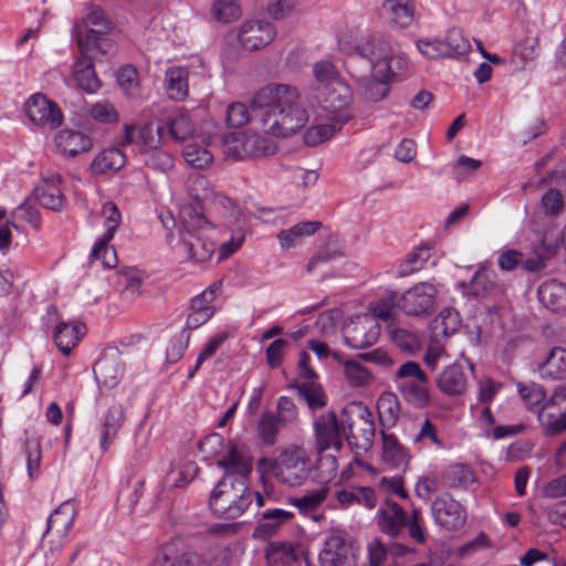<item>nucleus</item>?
Here are the masks:
<instances>
[{
  "label": "nucleus",
  "mask_w": 566,
  "mask_h": 566,
  "mask_svg": "<svg viewBox=\"0 0 566 566\" xmlns=\"http://www.w3.org/2000/svg\"><path fill=\"white\" fill-rule=\"evenodd\" d=\"M250 111L235 102L227 107L226 120L231 127H242L256 118L264 133L286 137L303 128L308 120L307 112L296 87L286 84H268L250 99Z\"/></svg>",
  "instance_id": "nucleus-1"
},
{
  "label": "nucleus",
  "mask_w": 566,
  "mask_h": 566,
  "mask_svg": "<svg viewBox=\"0 0 566 566\" xmlns=\"http://www.w3.org/2000/svg\"><path fill=\"white\" fill-rule=\"evenodd\" d=\"M264 496L250 489L244 476L226 475L213 488L209 507L213 515L224 520H235L250 510L264 505Z\"/></svg>",
  "instance_id": "nucleus-2"
},
{
  "label": "nucleus",
  "mask_w": 566,
  "mask_h": 566,
  "mask_svg": "<svg viewBox=\"0 0 566 566\" xmlns=\"http://www.w3.org/2000/svg\"><path fill=\"white\" fill-rule=\"evenodd\" d=\"M179 239L189 258L202 263L209 261L216 251L214 224L203 214L198 199L184 205L179 211Z\"/></svg>",
  "instance_id": "nucleus-3"
},
{
  "label": "nucleus",
  "mask_w": 566,
  "mask_h": 566,
  "mask_svg": "<svg viewBox=\"0 0 566 566\" xmlns=\"http://www.w3.org/2000/svg\"><path fill=\"white\" fill-rule=\"evenodd\" d=\"M377 525L381 533L390 537H399L407 531L409 538L416 544H424L426 534L419 509L410 515L396 502L386 500L377 513Z\"/></svg>",
  "instance_id": "nucleus-4"
},
{
  "label": "nucleus",
  "mask_w": 566,
  "mask_h": 566,
  "mask_svg": "<svg viewBox=\"0 0 566 566\" xmlns=\"http://www.w3.org/2000/svg\"><path fill=\"white\" fill-rule=\"evenodd\" d=\"M84 24H92L96 29H88L84 34L81 24H75L73 35L76 40L80 53H93L99 51L105 53L104 46L108 45V40L101 35L106 34L112 29V22L108 20L105 11L97 6H90V11L83 19Z\"/></svg>",
  "instance_id": "nucleus-5"
},
{
  "label": "nucleus",
  "mask_w": 566,
  "mask_h": 566,
  "mask_svg": "<svg viewBox=\"0 0 566 566\" xmlns=\"http://www.w3.org/2000/svg\"><path fill=\"white\" fill-rule=\"evenodd\" d=\"M346 440L358 448H367L375 437V422L371 412L361 402H352L342 409Z\"/></svg>",
  "instance_id": "nucleus-6"
},
{
  "label": "nucleus",
  "mask_w": 566,
  "mask_h": 566,
  "mask_svg": "<svg viewBox=\"0 0 566 566\" xmlns=\"http://www.w3.org/2000/svg\"><path fill=\"white\" fill-rule=\"evenodd\" d=\"M316 93L322 108L332 122L345 125L353 118L350 111L353 94L345 81L334 82L333 86H325L324 90Z\"/></svg>",
  "instance_id": "nucleus-7"
},
{
  "label": "nucleus",
  "mask_w": 566,
  "mask_h": 566,
  "mask_svg": "<svg viewBox=\"0 0 566 566\" xmlns=\"http://www.w3.org/2000/svg\"><path fill=\"white\" fill-rule=\"evenodd\" d=\"M311 461L305 449L290 446L277 458L276 479L289 486L303 484L310 474Z\"/></svg>",
  "instance_id": "nucleus-8"
},
{
  "label": "nucleus",
  "mask_w": 566,
  "mask_h": 566,
  "mask_svg": "<svg viewBox=\"0 0 566 566\" xmlns=\"http://www.w3.org/2000/svg\"><path fill=\"white\" fill-rule=\"evenodd\" d=\"M75 515V503L71 500L56 507L48 518L46 530L42 536L43 546L51 552L61 548L73 526Z\"/></svg>",
  "instance_id": "nucleus-9"
},
{
  "label": "nucleus",
  "mask_w": 566,
  "mask_h": 566,
  "mask_svg": "<svg viewBox=\"0 0 566 566\" xmlns=\"http://www.w3.org/2000/svg\"><path fill=\"white\" fill-rule=\"evenodd\" d=\"M438 290L429 282H419L399 295L398 310L408 316L429 317L436 307Z\"/></svg>",
  "instance_id": "nucleus-10"
},
{
  "label": "nucleus",
  "mask_w": 566,
  "mask_h": 566,
  "mask_svg": "<svg viewBox=\"0 0 566 566\" xmlns=\"http://www.w3.org/2000/svg\"><path fill=\"white\" fill-rule=\"evenodd\" d=\"M316 449L324 452L335 449L339 452L343 448V439H346L344 416L337 417L336 412L328 410L314 418L313 422Z\"/></svg>",
  "instance_id": "nucleus-11"
},
{
  "label": "nucleus",
  "mask_w": 566,
  "mask_h": 566,
  "mask_svg": "<svg viewBox=\"0 0 566 566\" xmlns=\"http://www.w3.org/2000/svg\"><path fill=\"white\" fill-rule=\"evenodd\" d=\"M380 325L370 314H359L349 318L343 326V337L347 346L364 349L376 344Z\"/></svg>",
  "instance_id": "nucleus-12"
},
{
  "label": "nucleus",
  "mask_w": 566,
  "mask_h": 566,
  "mask_svg": "<svg viewBox=\"0 0 566 566\" xmlns=\"http://www.w3.org/2000/svg\"><path fill=\"white\" fill-rule=\"evenodd\" d=\"M354 539L346 533H332L324 542L318 555L321 566H355L356 548Z\"/></svg>",
  "instance_id": "nucleus-13"
},
{
  "label": "nucleus",
  "mask_w": 566,
  "mask_h": 566,
  "mask_svg": "<svg viewBox=\"0 0 566 566\" xmlns=\"http://www.w3.org/2000/svg\"><path fill=\"white\" fill-rule=\"evenodd\" d=\"M417 48L423 56L434 60L462 55L469 50L470 44L458 31L452 30L446 40L421 39L417 42Z\"/></svg>",
  "instance_id": "nucleus-14"
},
{
  "label": "nucleus",
  "mask_w": 566,
  "mask_h": 566,
  "mask_svg": "<svg viewBox=\"0 0 566 566\" xmlns=\"http://www.w3.org/2000/svg\"><path fill=\"white\" fill-rule=\"evenodd\" d=\"M24 108L28 118L39 127L55 129L63 122L60 107L42 93L30 96L24 104Z\"/></svg>",
  "instance_id": "nucleus-15"
},
{
  "label": "nucleus",
  "mask_w": 566,
  "mask_h": 566,
  "mask_svg": "<svg viewBox=\"0 0 566 566\" xmlns=\"http://www.w3.org/2000/svg\"><path fill=\"white\" fill-rule=\"evenodd\" d=\"M150 566H199V551L176 537L160 546Z\"/></svg>",
  "instance_id": "nucleus-16"
},
{
  "label": "nucleus",
  "mask_w": 566,
  "mask_h": 566,
  "mask_svg": "<svg viewBox=\"0 0 566 566\" xmlns=\"http://www.w3.org/2000/svg\"><path fill=\"white\" fill-rule=\"evenodd\" d=\"M431 511L436 523L449 531L459 530L465 524V509L450 494L438 496L431 504Z\"/></svg>",
  "instance_id": "nucleus-17"
},
{
  "label": "nucleus",
  "mask_w": 566,
  "mask_h": 566,
  "mask_svg": "<svg viewBox=\"0 0 566 566\" xmlns=\"http://www.w3.org/2000/svg\"><path fill=\"white\" fill-rule=\"evenodd\" d=\"M275 28L262 20L245 21L237 33V39L243 49L256 51L269 45L275 38Z\"/></svg>",
  "instance_id": "nucleus-18"
},
{
  "label": "nucleus",
  "mask_w": 566,
  "mask_h": 566,
  "mask_svg": "<svg viewBox=\"0 0 566 566\" xmlns=\"http://www.w3.org/2000/svg\"><path fill=\"white\" fill-rule=\"evenodd\" d=\"M62 177L57 174L43 177L38 185L32 197L43 207L53 211H61L66 203V199L61 189Z\"/></svg>",
  "instance_id": "nucleus-19"
},
{
  "label": "nucleus",
  "mask_w": 566,
  "mask_h": 566,
  "mask_svg": "<svg viewBox=\"0 0 566 566\" xmlns=\"http://www.w3.org/2000/svg\"><path fill=\"white\" fill-rule=\"evenodd\" d=\"M125 422V413L120 403L114 402L101 418L98 443L102 452H106L114 443Z\"/></svg>",
  "instance_id": "nucleus-20"
},
{
  "label": "nucleus",
  "mask_w": 566,
  "mask_h": 566,
  "mask_svg": "<svg viewBox=\"0 0 566 566\" xmlns=\"http://www.w3.org/2000/svg\"><path fill=\"white\" fill-rule=\"evenodd\" d=\"M470 293L481 300H489L494 304L502 301L505 286L496 281L492 271H478L470 282Z\"/></svg>",
  "instance_id": "nucleus-21"
},
{
  "label": "nucleus",
  "mask_w": 566,
  "mask_h": 566,
  "mask_svg": "<svg viewBox=\"0 0 566 566\" xmlns=\"http://www.w3.org/2000/svg\"><path fill=\"white\" fill-rule=\"evenodd\" d=\"M96 381L106 388H114L122 379L124 363L118 353L104 354L93 368Z\"/></svg>",
  "instance_id": "nucleus-22"
},
{
  "label": "nucleus",
  "mask_w": 566,
  "mask_h": 566,
  "mask_svg": "<svg viewBox=\"0 0 566 566\" xmlns=\"http://www.w3.org/2000/svg\"><path fill=\"white\" fill-rule=\"evenodd\" d=\"M438 388L448 396L457 397L465 392L468 387V377L463 367L459 364H451L447 366L437 376Z\"/></svg>",
  "instance_id": "nucleus-23"
},
{
  "label": "nucleus",
  "mask_w": 566,
  "mask_h": 566,
  "mask_svg": "<svg viewBox=\"0 0 566 566\" xmlns=\"http://www.w3.org/2000/svg\"><path fill=\"white\" fill-rule=\"evenodd\" d=\"M86 333V326L81 322H59L53 332V340L59 350L69 355Z\"/></svg>",
  "instance_id": "nucleus-24"
},
{
  "label": "nucleus",
  "mask_w": 566,
  "mask_h": 566,
  "mask_svg": "<svg viewBox=\"0 0 566 566\" xmlns=\"http://www.w3.org/2000/svg\"><path fill=\"white\" fill-rule=\"evenodd\" d=\"M55 144L64 155L75 157L92 149L93 143L88 135L72 129H62L55 136Z\"/></svg>",
  "instance_id": "nucleus-25"
},
{
  "label": "nucleus",
  "mask_w": 566,
  "mask_h": 566,
  "mask_svg": "<svg viewBox=\"0 0 566 566\" xmlns=\"http://www.w3.org/2000/svg\"><path fill=\"white\" fill-rule=\"evenodd\" d=\"M73 76L80 88L87 93H95L101 87L96 76L92 53H81L73 65Z\"/></svg>",
  "instance_id": "nucleus-26"
},
{
  "label": "nucleus",
  "mask_w": 566,
  "mask_h": 566,
  "mask_svg": "<svg viewBox=\"0 0 566 566\" xmlns=\"http://www.w3.org/2000/svg\"><path fill=\"white\" fill-rule=\"evenodd\" d=\"M538 301L552 312L566 311V284L548 280L537 289Z\"/></svg>",
  "instance_id": "nucleus-27"
},
{
  "label": "nucleus",
  "mask_w": 566,
  "mask_h": 566,
  "mask_svg": "<svg viewBox=\"0 0 566 566\" xmlns=\"http://www.w3.org/2000/svg\"><path fill=\"white\" fill-rule=\"evenodd\" d=\"M542 378L563 380L566 378V349L555 346L549 349L545 360L538 365Z\"/></svg>",
  "instance_id": "nucleus-28"
},
{
  "label": "nucleus",
  "mask_w": 566,
  "mask_h": 566,
  "mask_svg": "<svg viewBox=\"0 0 566 566\" xmlns=\"http://www.w3.org/2000/svg\"><path fill=\"white\" fill-rule=\"evenodd\" d=\"M126 164V156L118 148L112 147L102 150L92 161L91 170L95 175L116 172Z\"/></svg>",
  "instance_id": "nucleus-29"
},
{
  "label": "nucleus",
  "mask_w": 566,
  "mask_h": 566,
  "mask_svg": "<svg viewBox=\"0 0 566 566\" xmlns=\"http://www.w3.org/2000/svg\"><path fill=\"white\" fill-rule=\"evenodd\" d=\"M461 326L459 313L454 308H444L431 322V337L436 340L453 335Z\"/></svg>",
  "instance_id": "nucleus-30"
},
{
  "label": "nucleus",
  "mask_w": 566,
  "mask_h": 566,
  "mask_svg": "<svg viewBox=\"0 0 566 566\" xmlns=\"http://www.w3.org/2000/svg\"><path fill=\"white\" fill-rule=\"evenodd\" d=\"M382 9L390 22L407 28L413 21L415 8L411 0H385Z\"/></svg>",
  "instance_id": "nucleus-31"
},
{
  "label": "nucleus",
  "mask_w": 566,
  "mask_h": 566,
  "mask_svg": "<svg viewBox=\"0 0 566 566\" xmlns=\"http://www.w3.org/2000/svg\"><path fill=\"white\" fill-rule=\"evenodd\" d=\"M322 223L319 221H304L289 229L281 230L277 239L283 249H290L298 244L303 238L314 234Z\"/></svg>",
  "instance_id": "nucleus-32"
},
{
  "label": "nucleus",
  "mask_w": 566,
  "mask_h": 566,
  "mask_svg": "<svg viewBox=\"0 0 566 566\" xmlns=\"http://www.w3.org/2000/svg\"><path fill=\"white\" fill-rule=\"evenodd\" d=\"M474 481V472L467 464H452L442 474V483L449 489L467 490Z\"/></svg>",
  "instance_id": "nucleus-33"
},
{
  "label": "nucleus",
  "mask_w": 566,
  "mask_h": 566,
  "mask_svg": "<svg viewBox=\"0 0 566 566\" xmlns=\"http://www.w3.org/2000/svg\"><path fill=\"white\" fill-rule=\"evenodd\" d=\"M166 90L171 99L182 101L188 95V71L184 67H169L165 74Z\"/></svg>",
  "instance_id": "nucleus-34"
},
{
  "label": "nucleus",
  "mask_w": 566,
  "mask_h": 566,
  "mask_svg": "<svg viewBox=\"0 0 566 566\" xmlns=\"http://www.w3.org/2000/svg\"><path fill=\"white\" fill-rule=\"evenodd\" d=\"M287 427L276 417L273 411H264L256 424L258 434L261 441L269 447L276 443L280 431Z\"/></svg>",
  "instance_id": "nucleus-35"
},
{
  "label": "nucleus",
  "mask_w": 566,
  "mask_h": 566,
  "mask_svg": "<svg viewBox=\"0 0 566 566\" xmlns=\"http://www.w3.org/2000/svg\"><path fill=\"white\" fill-rule=\"evenodd\" d=\"M382 438V459L385 462L392 467H405L408 463L409 457L402 444L391 433L381 431Z\"/></svg>",
  "instance_id": "nucleus-36"
},
{
  "label": "nucleus",
  "mask_w": 566,
  "mask_h": 566,
  "mask_svg": "<svg viewBox=\"0 0 566 566\" xmlns=\"http://www.w3.org/2000/svg\"><path fill=\"white\" fill-rule=\"evenodd\" d=\"M217 465L226 470V475H233L231 473L233 471L238 474L237 476H244V480H247L252 470L251 464L242 458L237 444L233 442H229L227 455L218 460Z\"/></svg>",
  "instance_id": "nucleus-37"
},
{
  "label": "nucleus",
  "mask_w": 566,
  "mask_h": 566,
  "mask_svg": "<svg viewBox=\"0 0 566 566\" xmlns=\"http://www.w3.org/2000/svg\"><path fill=\"white\" fill-rule=\"evenodd\" d=\"M400 411L398 398L392 392H384L377 400V412L382 427L391 428L396 424Z\"/></svg>",
  "instance_id": "nucleus-38"
},
{
  "label": "nucleus",
  "mask_w": 566,
  "mask_h": 566,
  "mask_svg": "<svg viewBox=\"0 0 566 566\" xmlns=\"http://www.w3.org/2000/svg\"><path fill=\"white\" fill-rule=\"evenodd\" d=\"M164 125L160 123H147L138 127L137 145L142 150H156L163 143Z\"/></svg>",
  "instance_id": "nucleus-39"
},
{
  "label": "nucleus",
  "mask_w": 566,
  "mask_h": 566,
  "mask_svg": "<svg viewBox=\"0 0 566 566\" xmlns=\"http://www.w3.org/2000/svg\"><path fill=\"white\" fill-rule=\"evenodd\" d=\"M265 558L269 566H291L297 556L291 544L274 542L266 547Z\"/></svg>",
  "instance_id": "nucleus-40"
},
{
  "label": "nucleus",
  "mask_w": 566,
  "mask_h": 566,
  "mask_svg": "<svg viewBox=\"0 0 566 566\" xmlns=\"http://www.w3.org/2000/svg\"><path fill=\"white\" fill-rule=\"evenodd\" d=\"M242 149L243 158L264 157L273 155L276 150V145L271 139L258 134L247 133Z\"/></svg>",
  "instance_id": "nucleus-41"
},
{
  "label": "nucleus",
  "mask_w": 566,
  "mask_h": 566,
  "mask_svg": "<svg viewBox=\"0 0 566 566\" xmlns=\"http://www.w3.org/2000/svg\"><path fill=\"white\" fill-rule=\"evenodd\" d=\"M231 559L229 546L211 545L199 551V566H230Z\"/></svg>",
  "instance_id": "nucleus-42"
},
{
  "label": "nucleus",
  "mask_w": 566,
  "mask_h": 566,
  "mask_svg": "<svg viewBox=\"0 0 566 566\" xmlns=\"http://www.w3.org/2000/svg\"><path fill=\"white\" fill-rule=\"evenodd\" d=\"M327 488H319L300 497H289V503L295 506L301 514L306 515L317 510L327 499Z\"/></svg>",
  "instance_id": "nucleus-43"
},
{
  "label": "nucleus",
  "mask_w": 566,
  "mask_h": 566,
  "mask_svg": "<svg viewBox=\"0 0 566 566\" xmlns=\"http://www.w3.org/2000/svg\"><path fill=\"white\" fill-rule=\"evenodd\" d=\"M536 237L532 243L535 255L548 260L557 253L560 239L559 233L545 231L544 233H537Z\"/></svg>",
  "instance_id": "nucleus-44"
},
{
  "label": "nucleus",
  "mask_w": 566,
  "mask_h": 566,
  "mask_svg": "<svg viewBox=\"0 0 566 566\" xmlns=\"http://www.w3.org/2000/svg\"><path fill=\"white\" fill-rule=\"evenodd\" d=\"M356 50L360 56L366 57L370 63L390 53L388 42L374 36H368L361 41L357 44Z\"/></svg>",
  "instance_id": "nucleus-45"
},
{
  "label": "nucleus",
  "mask_w": 566,
  "mask_h": 566,
  "mask_svg": "<svg viewBox=\"0 0 566 566\" xmlns=\"http://www.w3.org/2000/svg\"><path fill=\"white\" fill-rule=\"evenodd\" d=\"M182 156L189 166L200 170L208 168L213 161L212 154L195 143L185 146Z\"/></svg>",
  "instance_id": "nucleus-46"
},
{
  "label": "nucleus",
  "mask_w": 566,
  "mask_h": 566,
  "mask_svg": "<svg viewBox=\"0 0 566 566\" xmlns=\"http://www.w3.org/2000/svg\"><path fill=\"white\" fill-rule=\"evenodd\" d=\"M101 214L106 227L101 238V244L103 245L105 242H111L114 238V233L122 222V214L118 207L112 201H107L103 205Z\"/></svg>",
  "instance_id": "nucleus-47"
},
{
  "label": "nucleus",
  "mask_w": 566,
  "mask_h": 566,
  "mask_svg": "<svg viewBox=\"0 0 566 566\" xmlns=\"http://www.w3.org/2000/svg\"><path fill=\"white\" fill-rule=\"evenodd\" d=\"M313 72L316 78V92L324 90L325 86H333L334 82H343L336 67L328 61H321L313 65Z\"/></svg>",
  "instance_id": "nucleus-48"
},
{
  "label": "nucleus",
  "mask_w": 566,
  "mask_h": 566,
  "mask_svg": "<svg viewBox=\"0 0 566 566\" xmlns=\"http://www.w3.org/2000/svg\"><path fill=\"white\" fill-rule=\"evenodd\" d=\"M22 452L27 460L28 475L31 480H34L39 476V468L42 458L40 441L35 438H27Z\"/></svg>",
  "instance_id": "nucleus-49"
},
{
  "label": "nucleus",
  "mask_w": 566,
  "mask_h": 566,
  "mask_svg": "<svg viewBox=\"0 0 566 566\" xmlns=\"http://www.w3.org/2000/svg\"><path fill=\"white\" fill-rule=\"evenodd\" d=\"M430 258V250L424 247H419L411 253H409L405 261L399 266V276H409L415 272L421 270L423 264Z\"/></svg>",
  "instance_id": "nucleus-50"
},
{
  "label": "nucleus",
  "mask_w": 566,
  "mask_h": 566,
  "mask_svg": "<svg viewBox=\"0 0 566 566\" xmlns=\"http://www.w3.org/2000/svg\"><path fill=\"white\" fill-rule=\"evenodd\" d=\"M343 125L332 122L331 124H319L311 127L304 134V142L307 146H316L329 139Z\"/></svg>",
  "instance_id": "nucleus-51"
},
{
  "label": "nucleus",
  "mask_w": 566,
  "mask_h": 566,
  "mask_svg": "<svg viewBox=\"0 0 566 566\" xmlns=\"http://www.w3.org/2000/svg\"><path fill=\"white\" fill-rule=\"evenodd\" d=\"M168 130L172 139L186 140L193 134V126L190 118L185 114H176L168 118Z\"/></svg>",
  "instance_id": "nucleus-52"
},
{
  "label": "nucleus",
  "mask_w": 566,
  "mask_h": 566,
  "mask_svg": "<svg viewBox=\"0 0 566 566\" xmlns=\"http://www.w3.org/2000/svg\"><path fill=\"white\" fill-rule=\"evenodd\" d=\"M212 13L216 20L228 23L239 19L241 10L237 0H216L212 6Z\"/></svg>",
  "instance_id": "nucleus-53"
},
{
  "label": "nucleus",
  "mask_w": 566,
  "mask_h": 566,
  "mask_svg": "<svg viewBox=\"0 0 566 566\" xmlns=\"http://www.w3.org/2000/svg\"><path fill=\"white\" fill-rule=\"evenodd\" d=\"M316 478L322 483L331 482L338 472L337 458L333 454H323L319 452V457L316 462Z\"/></svg>",
  "instance_id": "nucleus-54"
},
{
  "label": "nucleus",
  "mask_w": 566,
  "mask_h": 566,
  "mask_svg": "<svg viewBox=\"0 0 566 566\" xmlns=\"http://www.w3.org/2000/svg\"><path fill=\"white\" fill-rule=\"evenodd\" d=\"M298 392L306 400L312 410L323 408L326 405V398L322 387L315 385L313 380L298 386Z\"/></svg>",
  "instance_id": "nucleus-55"
},
{
  "label": "nucleus",
  "mask_w": 566,
  "mask_h": 566,
  "mask_svg": "<svg viewBox=\"0 0 566 566\" xmlns=\"http://www.w3.org/2000/svg\"><path fill=\"white\" fill-rule=\"evenodd\" d=\"M344 375L349 384L354 387L364 386L370 379L369 370L360 363L355 360L345 361Z\"/></svg>",
  "instance_id": "nucleus-56"
},
{
  "label": "nucleus",
  "mask_w": 566,
  "mask_h": 566,
  "mask_svg": "<svg viewBox=\"0 0 566 566\" xmlns=\"http://www.w3.org/2000/svg\"><path fill=\"white\" fill-rule=\"evenodd\" d=\"M247 133L242 132H231L222 135L221 142L223 146V151L227 156H231L235 159L243 158V149L242 146L245 140Z\"/></svg>",
  "instance_id": "nucleus-57"
},
{
  "label": "nucleus",
  "mask_w": 566,
  "mask_h": 566,
  "mask_svg": "<svg viewBox=\"0 0 566 566\" xmlns=\"http://www.w3.org/2000/svg\"><path fill=\"white\" fill-rule=\"evenodd\" d=\"M539 421L551 434H557L566 430V412H551L548 409L542 408Z\"/></svg>",
  "instance_id": "nucleus-58"
},
{
  "label": "nucleus",
  "mask_w": 566,
  "mask_h": 566,
  "mask_svg": "<svg viewBox=\"0 0 566 566\" xmlns=\"http://www.w3.org/2000/svg\"><path fill=\"white\" fill-rule=\"evenodd\" d=\"M391 340L397 347L409 354H413L420 348L419 338L403 328L392 329Z\"/></svg>",
  "instance_id": "nucleus-59"
},
{
  "label": "nucleus",
  "mask_w": 566,
  "mask_h": 566,
  "mask_svg": "<svg viewBox=\"0 0 566 566\" xmlns=\"http://www.w3.org/2000/svg\"><path fill=\"white\" fill-rule=\"evenodd\" d=\"M399 295L396 292H389L381 297L374 306V317L376 319L389 321L394 317L392 310L398 308Z\"/></svg>",
  "instance_id": "nucleus-60"
},
{
  "label": "nucleus",
  "mask_w": 566,
  "mask_h": 566,
  "mask_svg": "<svg viewBox=\"0 0 566 566\" xmlns=\"http://www.w3.org/2000/svg\"><path fill=\"white\" fill-rule=\"evenodd\" d=\"M517 389L523 401L527 405L530 409H532L535 406H538L545 398L544 388L535 382H520L517 385Z\"/></svg>",
  "instance_id": "nucleus-61"
},
{
  "label": "nucleus",
  "mask_w": 566,
  "mask_h": 566,
  "mask_svg": "<svg viewBox=\"0 0 566 566\" xmlns=\"http://www.w3.org/2000/svg\"><path fill=\"white\" fill-rule=\"evenodd\" d=\"M538 38L527 36L518 42L513 49V56L518 57L522 64L533 61L538 55Z\"/></svg>",
  "instance_id": "nucleus-62"
},
{
  "label": "nucleus",
  "mask_w": 566,
  "mask_h": 566,
  "mask_svg": "<svg viewBox=\"0 0 566 566\" xmlns=\"http://www.w3.org/2000/svg\"><path fill=\"white\" fill-rule=\"evenodd\" d=\"M363 88L364 96L371 102H378L385 98L389 92L388 82L377 77L365 80Z\"/></svg>",
  "instance_id": "nucleus-63"
},
{
  "label": "nucleus",
  "mask_w": 566,
  "mask_h": 566,
  "mask_svg": "<svg viewBox=\"0 0 566 566\" xmlns=\"http://www.w3.org/2000/svg\"><path fill=\"white\" fill-rule=\"evenodd\" d=\"M109 242L101 244V239L95 243L91 252V262L102 261L103 266L114 268L117 264L116 252L113 247L108 245Z\"/></svg>",
  "instance_id": "nucleus-64"
}]
</instances>
